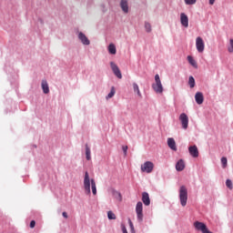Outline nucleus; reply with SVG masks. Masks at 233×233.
Returning a JSON list of instances; mask_svg holds the SVG:
<instances>
[{
    "label": "nucleus",
    "mask_w": 233,
    "mask_h": 233,
    "mask_svg": "<svg viewBox=\"0 0 233 233\" xmlns=\"http://www.w3.org/2000/svg\"><path fill=\"white\" fill-rule=\"evenodd\" d=\"M136 212L138 221L141 223L143 221V202L139 201L136 206Z\"/></svg>",
    "instance_id": "6"
},
{
    "label": "nucleus",
    "mask_w": 233,
    "mask_h": 233,
    "mask_svg": "<svg viewBox=\"0 0 233 233\" xmlns=\"http://www.w3.org/2000/svg\"><path fill=\"white\" fill-rule=\"evenodd\" d=\"M226 187H228V188H229V190H232V188H233L232 180L227 179V181H226Z\"/></svg>",
    "instance_id": "27"
},
{
    "label": "nucleus",
    "mask_w": 233,
    "mask_h": 233,
    "mask_svg": "<svg viewBox=\"0 0 233 233\" xmlns=\"http://www.w3.org/2000/svg\"><path fill=\"white\" fill-rule=\"evenodd\" d=\"M179 199L182 207H187V202L188 201V189L187 187L181 186L179 188Z\"/></svg>",
    "instance_id": "2"
},
{
    "label": "nucleus",
    "mask_w": 233,
    "mask_h": 233,
    "mask_svg": "<svg viewBox=\"0 0 233 233\" xmlns=\"http://www.w3.org/2000/svg\"><path fill=\"white\" fill-rule=\"evenodd\" d=\"M221 163H222L223 167L225 168L227 167V163H228L227 157H222Z\"/></svg>",
    "instance_id": "30"
},
{
    "label": "nucleus",
    "mask_w": 233,
    "mask_h": 233,
    "mask_svg": "<svg viewBox=\"0 0 233 233\" xmlns=\"http://www.w3.org/2000/svg\"><path fill=\"white\" fill-rule=\"evenodd\" d=\"M114 96H116V88L112 86L110 93L106 96V99H111V97H114Z\"/></svg>",
    "instance_id": "25"
},
{
    "label": "nucleus",
    "mask_w": 233,
    "mask_h": 233,
    "mask_svg": "<svg viewBox=\"0 0 233 233\" xmlns=\"http://www.w3.org/2000/svg\"><path fill=\"white\" fill-rule=\"evenodd\" d=\"M197 0H185L186 5H196Z\"/></svg>",
    "instance_id": "31"
},
{
    "label": "nucleus",
    "mask_w": 233,
    "mask_h": 233,
    "mask_svg": "<svg viewBox=\"0 0 233 233\" xmlns=\"http://www.w3.org/2000/svg\"><path fill=\"white\" fill-rule=\"evenodd\" d=\"M113 197L115 198V199H116V201H119V202L123 201V197L121 196V193H119L116 190L113 191Z\"/></svg>",
    "instance_id": "18"
},
{
    "label": "nucleus",
    "mask_w": 233,
    "mask_h": 233,
    "mask_svg": "<svg viewBox=\"0 0 233 233\" xmlns=\"http://www.w3.org/2000/svg\"><path fill=\"white\" fill-rule=\"evenodd\" d=\"M152 88L157 94H163V84H161L159 75L155 76V83L152 85Z\"/></svg>",
    "instance_id": "3"
},
{
    "label": "nucleus",
    "mask_w": 233,
    "mask_h": 233,
    "mask_svg": "<svg viewBox=\"0 0 233 233\" xmlns=\"http://www.w3.org/2000/svg\"><path fill=\"white\" fill-rule=\"evenodd\" d=\"M188 85L190 88H194V86H196V80L194 79V76H189Z\"/></svg>",
    "instance_id": "24"
},
{
    "label": "nucleus",
    "mask_w": 233,
    "mask_h": 233,
    "mask_svg": "<svg viewBox=\"0 0 233 233\" xmlns=\"http://www.w3.org/2000/svg\"><path fill=\"white\" fill-rule=\"evenodd\" d=\"M91 151H90V147H88V145H86V157L87 159V161H90L92 159V157L90 156Z\"/></svg>",
    "instance_id": "21"
},
{
    "label": "nucleus",
    "mask_w": 233,
    "mask_h": 233,
    "mask_svg": "<svg viewBox=\"0 0 233 233\" xmlns=\"http://www.w3.org/2000/svg\"><path fill=\"white\" fill-rule=\"evenodd\" d=\"M228 51L229 54H233V39L231 38L229 40V46H228Z\"/></svg>",
    "instance_id": "26"
},
{
    "label": "nucleus",
    "mask_w": 233,
    "mask_h": 233,
    "mask_svg": "<svg viewBox=\"0 0 233 233\" xmlns=\"http://www.w3.org/2000/svg\"><path fill=\"white\" fill-rule=\"evenodd\" d=\"M187 61H188V63L191 65V66H194V68H198V63L196 62V60L194 59V57L188 56H187Z\"/></svg>",
    "instance_id": "20"
},
{
    "label": "nucleus",
    "mask_w": 233,
    "mask_h": 233,
    "mask_svg": "<svg viewBox=\"0 0 233 233\" xmlns=\"http://www.w3.org/2000/svg\"><path fill=\"white\" fill-rule=\"evenodd\" d=\"M179 121L181 122L182 128L187 130V128H188V116H187L185 113L180 114Z\"/></svg>",
    "instance_id": "8"
},
{
    "label": "nucleus",
    "mask_w": 233,
    "mask_h": 233,
    "mask_svg": "<svg viewBox=\"0 0 233 233\" xmlns=\"http://www.w3.org/2000/svg\"><path fill=\"white\" fill-rule=\"evenodd\" d=\"M111 70L113 71L114 75L116 76L118 79H123V75L121 74V70L116 63L110 62Z\"/></svg>",
    "instance_id": "7"
},
{
    "label": "nucleus",
    "mask_w": 233,
    "mask_h": 233,
    "mask_svg": "<svg viewBox=\"0 0 233 233\" xmlns=\"http://www.w3.org/2000/svg\"><path fill=\"white\" fill-rule=\"evenodd\" d=\"M145 30L147 34H150V32H152V25L148 22H145Z\"/></svg>",
    "instance_id": "23"
},
{
    "label": "nucleus",
    "mask_w": 233,
    "mask_h": 233,
    "mask_svg": "<svg viewBox=\"0 0 233 233\" xmlns=\"http://www.w3.org/2000/svg\"><path fill=\"white\" fill-rule=\"evenodd\" d=\"M180 23L184 28H188V16L185 13L180 14Z\"/></svg>",
    "instance_id": "10"
},
{
    "label": "nucleus",
    "mask_w": 233,
    "mask_h": 233,
    "mask_svg": "<svg viewBox=\"0 0 233 233\" xmlns=\"http://www.w3.org/2000/svg\"><path fill=\"white\" fill-rule=\"evenodd\" d=\"M107 218H108V219H116V214H114V212H112V211H108Z\"/></svg>",
    "instance_id": "28"
},
{
    "label": "nucleus",
    "mask_w": 233,
    "mask_h": 233,
    "mask_svg": "<svg viewBox=\"0 0 233 233\" xmlns=\"http://www.w3.org/2000/svg\"><path fill=\"white\" fill-rule=\"evenodd\" d=\"M122 150H123V152H124V156H127V150H128V146H123V147H122Z\"/></svg>",
    "instance_id": "32"
},
{
    "label": "nucleus",
    "mask_w": 233,
    "mask_h": 233,
    "mask_svg": "<svg viewBox=\"0 0 233 233\" xmlns=\"http://www.w3.org/2000/svg\"><path fill=\"white\" fill-rule=\"evenodd\" d=\"M176 170H177V172H183V170H185V161L183 159H179L177 162Z\"/></svg>",
    "instance_id": "13"
},
{
    "label": "nucleus",
    "mask_w": 233,
    "mask_h": 233,
    "mask_svg": "<svg viewBox=\"0 0 233 233\" xmlns=\"http://www.w3.org/2000/svg\"><path fill=\"white\" fill-rule=\"evenodd\" d=\"M196 48L199 54H203L205 52V41L201 36H198L196 38Z\"/></svg>",
    "instance_id": "4"
},
{
    "label": "nucleus",
    "mask_w": 233,
    "mask_h": 233,
    "mask_svg": "<svg viewBox=\"0 0 233 233\" xmlns=\"http://www.w3.org/2000/svg\"><path fill=\"white\" fill-rule=\"evenodd\" d=\"M188 152L192 157H199V150L198 149V146H190L188 147Z\"/></svg>",
    "instance_id": "9"
},
{
    "label": "nucleus",
    "mask_w": 233,
    "mask_h": 233,
    "mask_svg": "<svg viewBox=\"0 0 233 233\" xmlns=\"http://www.w3.org/2000/svg\"><path fill=\"white\" fill-rule=\"evenodd\" d=\"M216 3V0H209V5H214Z\"/></svg>",
    "instance_id": "36"
},
{
    "label": "nucleus",
    "mask_w": 233,
    "mask_h": 233,
    "mask_svg": "<svg viewBox=\"0 0 233 233\" xmlns=\"http://www.w3.org/2000/svg\"><path fill=\"white\" fill-rule=\"evenodd\" d=\"M42 90L44 94H49L50 88L48 87V82L46 80H42Z\"/></svg>",
    "instance_id": "17"
},
{
    "label": "nucleus",
    "mask_w": 233,
    "mask_h": 233,
    "mask_svg": "<svg viewBox=\"0 0 233 233\" xmlns=\"http://www.w3.org/2000/svg\"><path fill=\"white\" fill-rule=\"evenodd\" d=\"M120 8H122L124 14H128V0H121Z\"/></svg>",
    "instance_id": "15"
},
{
    "label": "nucleus",
    "mask_w": 233,
    "mask_h": 233,
    "mask_svg": "<svg viewBox=\"0 0 233 233\" xmlns=\"http://www.w3.org/2000/svg\"><path fill=\"white\" fill-rule=\"evenodd\" d=\"M167 147H169L171 150H174V152H177V147L176 146V140H174V138H167Z\"/></svg>",
    "instance_id": "12"
},
{
    "label": "nucleus",
    "mask_w": 233,
    "mask_h": 233,
    "mask_svg": "<svg viewBox=\"0 0 233 233\" xmlns=\"http://www.w3.org/2000/svg\"><path fill=\"white\" fill-rule=\"evenodd\" d=\"M62 216H63V218H65L66 219H68V214L66 213V212H63L62 213Z\"/></svg>",
    "instance_id": "35"
},
{
    "label": "nucleus",
    "mask_w": 233,
    "mask_h": 233,
    "mask_svg": "<svg viewBox=\"0 0 233 233\" xmlns=\"http://www.w3.org/2000/svg\"><path fill=\"white\" fill-rule=\"evenodd\" d=\"M142 201L146 207L150 205V196L147 192L142 193Z\"/></svg>",
    "instance_id": "14"
},
{
    "label": "nucleus",
    "mask_w": 233,
    "mask_h": 233,
    "mask_svg": "<svg viewBox=\"0 0 233 233\" xmlns=\"http://www.w3.org/2000/svg\"><path fill=\"white\" fill-rule=\"evenodd\" d=\"M78 39H80L81 43L84 45H90V40H88V37H86V35L81 32L78 34Z\"/></svg>",
    "instance_id": "16"
},
{
    "label": "nucleus",
    "mask_w": 233,
    "mask_h": 233,
    "mask_svg": "<svg viewBox=\"0 0 233 233\" xmlns=\"http://www.w3.org/2000/svg\"><path fill=\"white\" fill-rule=\"evenodd\" d=\"M121 228L123 233H128V231L127 230V227H125L124 224L121 225Z\"/></svg>",
    "instance_id": "33"
},
{
    "label": "nucleus",
    "mask_w": 233,
    "mask_h": 233,
    "mask_svg": "<svg viewBox=\"0 0 233 233\" xmlns=\"http://www.w3.org/2000/svg\"><path fill=\"white\" fill-rule=\"evenodd\" d=\"M108 52L109 54H111L112 56H116L117 50L116 49V46L114 44H110L108 46Z\"/></svg>",
    "instance_id": "19"
},
{
    "label": "nucleus",
    "mask_w": 233,
    "mask_h": 233,
    "mask_svg": "<svg viewBox=\"0 0 233 233\" xmlns=\"http://www.w3.org/2000/svg\"><path fill=\"white\" fill-rule=\"evenodd\" d=\"M133 89H134V92H137L138 97H141V91L139 90V86H137V83L133 84Z\"/></svg>",
    "instance_id": "22"
},
{
    "label": "nucleus",
    "mask_w": 233,
    "mask_h": 233,
    "mask_svg": "<svg viewBox=\"0 0 233 233\" xmlns=\"http://www.w3.org/2000/svg\"><path fill=\"white\" fill-rule=\"evenodd\" d=\"M128 224H129L131 232L136 233V230L134 229V224L132 223V220L128 219Z\"/></svg>",
    "instance_id": "29"
},
{
    "label": "nucleus",
    "mask_w": 233,
    "mask_h": 233,
    "mask_svg": "<svg viewBox=\"0 0 233 233\" xmlns=\"http://www.w3.org/2000/svg\"><path fill=\"white\" fill-rule=\"evenodd\" d=\"M90 183H91V189L93 192V196L97 195V187L96 186V180L91 179L90 176L88 175V171H86L85 177H84V190L86 196H90L91 190H90Z\"/></svg>",
    "instance_id": "1"
},
{
    "label": "nucleus",
    "mask_w": 233,
    "mask_h": 233,
    "mask_svg": "<svg viewBox=\"0 0 233 233\" xmlns=\"http://www.w3.org/2000/svg\"><path fill=\"white\" fill-rule=\"evenodd\" d=\"M35 227V220H32L30 222V228H34Z\"/></svg>",
    "instance_id": "34"
},
{
    "label": "nucleus",
    "mask_w": 233,
    "mask_h": 233,
    "mask_svg": "<svg viewBox=\"0 0 233 233\" xmlns=\"http://www.w3.org/2000/svg\"><path fill=\"white\" fill-rule=\"evenodd\" d=\"M195 101L198 105H203V101H205V97L203 96V93H201V92L196 93Z\"/></svg>",
    "instance_id": "11"
},
{
    "label": "nucleus",
    "mask_w": 233,
    "mask_h": 233,
    "mask_svg": "<svg viewBox=\"0 0 233 233\" xmlns=\"http://www.w3.org/2000/svg\"><path fill=\"white\" fill-rule=\"evenodd\" d=\"M152 170H154V163H152L151 161H147L141 166V172L150 174Z\"/></svg>",
    "instance_id": "5"
}]
</instances>
